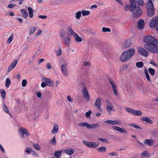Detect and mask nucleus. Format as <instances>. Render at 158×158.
<instances>
[{
    "instance_id": "f257e3e1",
    "label": "nucleus",
    "mask_w": 158,
    "mask_h": 158,
    "mask_svg": "<svg viewBox=\"0 0 158 158\" xmlns=\"http://www.w3.org/2000/svg\"><path fill=\"white\" fill-rule=\"evenodd\" d=\"M135 52V50L134 48H131L123 52L120 57V61L123 62L127 61L133 56Z\"/></svg>"
},
{
    "instance_id": "f03ea898",
    "label": "nucleus",
    "mask_w": 158,
    "mask_h": 158,
    "mask_svg": "<svg viewBox=\"0 0 158 158\" xmlns=\"http://www.w3.org/2000/svg\"><path fill=\"white\" fill-rule=\"evenodd\" d=\"M143 41L145 43L144 45H150L154 43L157 44L158 41L153 37L151 35H147L145 36L143 38Z\"/></svg>"
},
{
    "instance_id": "7ed1b4c3",
    "label": "nucleus",
    "mask_w": 158,
    "mask_h": 158,
    "mask_svg": "<svg viewBox=\"0 0 158 158\" xmlns=\"http://www.w3.org/2000/svg\"><path fill=\"white\" fill-rule=\"evenodd\" d=\"M154 43L150 45H144V48L149 52L155 53H158V46Z\"/></svg>"
},
{
    "instance_id": "20e7f679",
    "label": "nucleus",
    "mask_w": 158,
    "mask_h": 158,
    "mask_svg": "<svg viewBox=\"0 0 158 158\" xmlns=\"http://www.w3.org/2000/svg\"><path fill=\"white\" fill-rule=\"evenodd\" d=\"M42 81L43 82L41 83V86L43 88L45 87L46 86L51 87L54 85V82L52 80L45 77H42Z\"/></svg>"
},
{
    "instance_id": "39448f33",
    "label": "nucleus",
    "mask_w": 158,
    "mask_h": 158,
    "mask_svg": "<svg viewBox=\"0 0 158 158\" xmlns=\"http://www.w3.org/2000/svg\"><path fill=\"white\" fill-rule=\"evenodd\" d=\"M130 4L126 5L125 6V10L126 11L133 12L138 7L136 6V2L135 0H129Z\"/></svg>"
},
{
    "instance_id": "423d86ee",
    "label": "nucleus",
    "mask_w": 158,
    "mask_h": 158,
    "mask_svg": "<svg viewBox=\"0 0 158 158\" xmlns=\"http://www.w3.org/2000/svg\"><path fill=\"white\" fill-rule=\"evenodd\" d=\"M146 8L148 15L149 17H152L155 14V9L153 3H147Z\"/></svg>"
},
{
    "instance_id": "0eeeda50",
    "label": "nucleus",
    "mask_w": 158,
    "mask_h": 158,
    "mask_svg": "<svg viewBox=\"0 0 158 158\" xmlns=\"http://www.w3.org/2000/svg\"><path fill=\"white\" fill-rule=\"evenodd\" d=\"M68 62H65L61 67V69L63 75L65 77H68L69 75V73L68 70Z\"/></svg>"
},
{
    "instance_id": "6e6552de",
    "label": "nucleus",
    "mask_w": 158,
    "mask_h": 158,
    "mask_svg": "<svg viewBox=\"0 0 158 158\" xmlns=\"http://www.w3.org/2000/svg\"><path fill=\"white\" fill-rule=\"evenodd\" d=\"M125 109L128 113L135 116H140L142 114V112L140 110H135L129 107H126Z\"/></svg>"
},
{
    "instance_id": "1a4fd4ad",
    "label": "nucleus",
    "mask_w": 158,
    "mask_h": 158,
    "mask_svg": "<svg viewBox=\"0 0 158 158\" xmlns=\"http://www.w3.org/2000/svg\"><path fill=\"white\" fill-rule=\"evenodd\" d=\"M82 142L86 147L92 148H96L99 145L98 143L96 142H87L83 140Z\"/></svg>"
},
{
    "instance_id": "9d476101",
    "label": "nucleus",
    "mask_w": 158,
    "mask_h": 158,
    "mask_svg": "<svg viewBox=\"0 0 158 158\" xmlns=\"http://www.w3.org/2000/svg\"><path fill=\"white\" fill-rule=\"evenodd\" d=\"M158 25V17H154L149 22V26L151 28H155Z\"/></svg>"
},
{
    "instance_id": "9b49d317",
    "label": "nucleus",
    "mask_w": 158,
    "mask_h": 158,
    "mask_svg": "<svg viewBox=\"0 0 158 158\" xmlns=\"http://www.w3.org/2000/svg\"><path fill=\"white\" fill-rule=\"evenodd\" d=\"M138 51L139 54L144 57H148L149 55V53L148 51L142 47L138 48Z\"/></svg>"
},
{
    "instance_id": "f8f14e48",
    "label": "nucleus",
    "mask_w": 158,
    "mask_h": 158,
    "mask_svg": "<svg viewBox=\"0 0 158 158\" xmlns=\"http://www.w3.org/2000/svg\"><path fill=\"white\" fill-rule=\"evenodd\" d=\"M133 12L132 16L134 18L139 17L141 15L142 13V9L139 6L137 7Z\"/></svg>"
},
{
    "instance_id": "ddd939ff",
    "label": "nucleus",
    "mask_w": 158,
    "mask_h": 158,
    "mask_svg": "<svg viewBox=\"0 0 158 158\" xmlns=\"http://www.w3.org/2000/svg\"><path fill=\"white\" fill-rule=\"evenodd\" d=\"M104 122L105 123H107L108 124L112 125H120L121 124V122L119 120H108L105 121Z\"/></svg>"
},
{
    "instance_id": "4468645a",
    "label": "nucleus",
    "mask_w": 158,
    "mask_h": 158,
    "mask_svg": "<svg viewBox=\"0 0 158 158\" xmlns=\"http://www.w3.org/2000/svg\"><path fill=\"white\" fill-rule=\"evenodd\" d=\"M19 134L22 138H23L25 135H29L30 134L27 130L23 127H20L19 129Z\"/></svg>"
},
{
    "instance_id": "2eb2a0df",
    "label": "nucleus",
    "mask_w": 158,
    "mask_h": 158,
    "mask_svg": "<svg viewBox=\"0 0 158 158\" xmlns=\"http://www.w3.org/2000/svg\"><path fill=\"white\" fill-rule=\"evenodd\" d=\"M108 81L109 83L111 85L112 90L114 94L115 95L117 96L118 95V91L117 89L115 83L110 79H109Z\"/></svg>"
},
{
    "instance_id": "dca6fc26",
    "label": "nucleus",
    "mask_w": 158,
    "mask_h": 158,
    "mask_svg": "<svg viewBox=\"0 0 158 158\" xmlns=\"http://www.w3.org/2000/svg\"><path fill=\"white\" fill-rule=\"evenodd\" d=\"M112 128L114 130L123 134L127 133V131L125 129L116 126H113Z\"/></svg>"
},
{
    "instance_id": "f3484780",
    "label": "nucleus",
    "mask_w": 158,
    "mask_h": 158,
    "mask_svg": "<svg viewBox=\"0 0 158 158\" xmlns=\"http://www.w3.org/2000/svg\"><path fill=\"white\" fill-rule=\"evenodd\" d=\"M82 92L83 93L84 97L86 101L87 102H89V95L87 90L85 87H83Z\"/></svg>"
},
{
    "instance_id": "a211bd4d",
    "label": "nucleus",
    "mask_w": 158,
    "mask_h": 158,
    "mask_svg": "<svg viewBox=\"0 0 158 158\" xmlns=\"http://www.w3.org/2000/svg\"><path fill=\"white\" fill-rule=\"evenodd\" d=\"M101 99L100 98H97L94 104L95 106L99 110H101Z\"/></svg>"
},
{
    "instance_id": "6ab92c4d",
    "label": "nucleus",
    "mask_w": 158,
    "mask_h": 158,
    "mask_svg": "<svg viewBox=\"0 0 158 158\" xmlns=\"http://www.w3.org/2000/svg\"><path fill=\"white\" fill-rule=\"evenodd\" d=\"M106 109L108 111L112 110L113 107V106L112 104L108 100H106Z\"/></svg>"
},
{
    "instance_id": "aec40b11",
    "label": "nucleus",
    "mask_w": 158,
    "mask_h": 158,
    "mask_svg": "<svg viewBox=\"0 0 158 158\" xmlns=\"http://www.w3.org/2000/svg\"><path fill=\"white\" fill-rule=\"evenodd\" d=\"M144 26V22L142 19H140L138 22L137 27L138 28L141 30L143 28Z\"/></svg>"
},
{
    "instance_id": "412c9836",
    "label": "nucleus",
    "mask_w": 158,
    "mask_h": 158,
    "mask_svg": "<svg viewBox=\"0 0 158 158\" xmlns=\"http://www.w3.org/2000/svg\"><path fill=\"white\" fill-rule=\"evenodd\" d=\"M18 60H15L10 64L8 69V71L10 72L11 70L15 67L17 64Z\"/></svg>"
},
{
    "instance_id": "4be33fe9",
    "label": "nucleus",
    "mask_w": 158,
    "mask_h": 158,
    "mask_svg": "<svg viewBox=\"0 0 158 158\" xmlns=\"http://www.w3.org/2000/svg\"><path fill=\"white\" fill-rule=\"evenodd\" d=\"M154 143V141L153 140L151 139H146L144 141V144L149 146H152Z\"/></svg>"
},
{
    "instance_id": "5701e85b",
    "label": "nucleus",
    "mask_w": 158,
    "mask_h": 158,
    "mask_svg": "<svg viewBox=\"0 0 158 158\" xmlns=\"http://www.w3.org/2000/svg\"><path fill=\"white\" fill-rule=\"evenodd\" d=\"M76 33L72 29L71 27H69L68 28L67 34L69 36L72 35L73 37L76 34Z\"/></svg>"
},
{
    "instance_id": "b1692460",
    "label": "nucleus",
    "mask_w": 158,
    "mask_h": 158,
    "mask_svg": "<svg viewBox=\"0 0 158 158\" xmlns=\"http://www.w3.org/2000/svg\"><path fill=\"white\" fill-rule=\"evenodd\" d=\"M141 120L144 122H145L149 124H152L153 122L151 119L146 117H143L141 118Z\"/></svg>"
},
{
    "instance_id": "393cba45",
    "label": "nucleus",
    "mask_w": 158,
    "mask_h": 158,
    "mask_svg": "<svg viewBox=\"0 0 158 158\" xmlns=\"http://www.w3.org/2000/svg\"><path fill=\"white\" fill-rule=\"evenodd\" d=\"M75 40L78 42H81L83 40V39L82 37H80L77 33L75 34V35L73 36Z\"/></svg>"
},
{
    "instance_id": "a878e982",
    "label": "nucleus",
    "mask_w": 158,
    "mask_h": 158,
    "mask_svg": "<svg viewBox=\"0 0 158 158\" xmlns=\"http://www.w3.org/2000/svg\"><path fill=\"white\" fill-rule=\"evenodd\" d=\"M62 152V150H60L58 151H55L54 152V156L57 158H60L61 156Z\"/></svg>"
},
{
    "instance_id": "bb28decb",
    "label": "nucleus",
    "mask_w": 158,
    "mask_h": 158,
    "mask_svg": "<svg viewBox=\"0 0 158 158\" xmlns=\"http://www.w3.org/2000/svg\"><path fill=\"white\" fill-rule=\"evenodd\" d=\"M58 131V126L57 124H55L53 126V129L52 131V133H56Z\"/></svg>"
},
{
    "instance_id": "cd10ccee",
    "label": "nucleus",
    "mask_w": 158,
    "mask_h": 158,
    "mask_svg": "<svg viewBox=\"0 0 158 158\" xmlns=\"http://www.w3.org/2000/svg\"><path fill=\"white\" fill-rule=\"evenodd\" d=\"M64 151L66 154L69 155H72L74 152V150L72 148L66 149L64 150Z\"/></svg>"
},
{
    "instance_id": "c85d7f7f",
    "label": "nucleus",
    "mask_w": 158,
    "mask_h": 158,
    "mask_svg": "<svg viewBox=\"0 0 158 158\" xmlns=\"http://www.w3.org/2000/svg\"><path fill=\"white\" fill-rule=\"evenodd\" d=\"M78 125L79 126L85 127L89 129V124L87 122L80 123Z\"/></svg>"
},
{
    "instance_id": "c756f323",
    "label": "nucleus",
    "mask_w": 158,
    "mask_h": 158,
    "mask_svg": "<svg viewBox=\"0 0 158 158\" xmlns=\"http://www.w3.org/2000/svg\"><path fill=\"white\" fill-rule=\"evenodd\" d=\"M70 40V38L68 36H66L63 40L64 43L66 45L69 44Z\"/></svg>"
},
{
    "instance_id": "7c9ffc66",
    "label": "nucleus",
    "mask_w": 158,
    "mask_h": 158,
    "mask_svg": "<svg viewBox=\"0 0 158 158\" xmlns=\"http://www.w3.org/2000/svg\"><path fill=\"white\" fill-rule=\"evenodd\" d=\"M149 154L148 152L147 151H145L141 153V157L142 158H145L149 156Z\"/></svg>"
},
{
    "instance_id": "2f4dec72",
    "label": "nucleus",
    "mask_w": 158,
    "mask_h": 158,
    "mask_svg": "<svg viewBox=\"0 0 158 158\" xmlns=\"http://www.w3.org/2000/svg\"><path fill=\"white\" fill-rule=\"evenodd\" d=\"M131 43V41L130 40H126L124 43V45L125 46L124 47L127 48L129 47Z\"/></svg>"
},
{
    "instance_id": "473e14b6",
    "label": "nucleus",
    "mask_w": 158,
    "mask_h": 158,
    "mask_svg": "<svg viewBox=\"0 0 158 158\" xmlns=\"http://www.w3.org/2000/svg\"><path fill=\"white\" fill-rule=\"evenodd\" d=\"M20 11L22 13L23 17L25 19L27 18L28 15L27 12L24 9H22Z\"/></svg>"
},
{
    "instance_id": "72a5a7b5",
    "label": "nucleus",
    "mask_w": 158,
    "mask_h": 158,
    "mask_svg": "<svg viewBox=\"0 0 158 158\" xmlns=\"http://www.w3.org/2000/svg\"><path fill=\"white\" fill-rule=\"evenodd\" d=\"M59 36L61 38L64 37L65 35V31L64 29H61L59 33Z\"/></svg>"
},
{
    "instance_id": "f704fd0d",
    "label": "nucleus",
    "mask_w": 158,
    "mask_h": 158,
    "mask_svg": "<svg viewBox=\"0 0 158 158\" xmlns=\"http://www.w3.org/2000/svg\"><path fill=\"white\" fill-rule=\"evenodd\" d=\"M144 72L146 75V79L148 81H150V79L147 69H145L144 70Z\"/></svg>"
},
{
    "instance_id": "c9c22d12",
    "label": "nucleus",
    "mask_w": 158,
    "mask_h": 158,
    "mask_svg": "<svg viewBox=\"0 0 158 158\" xmlns=\"http://www.w3.org/2000/svg\"><path fill=\"white\" fill-rule=\"evenodd\" d=\"M99 125L98 123H95L93 124H89V129H94L99 127Z\"/></svg>"
},
{
    "instance_id": "e433bc0d",
    "label": "nucleus",
    "mask_w": 158,
    "mask_h": 158,
    "mask_svg": "<svg viewBox=\"0 0 158 158\" xmlns=\"http://www.w3.org/2000/svg\"><path fill=\"white\" fill-rule=\"evenodd\" d=\"M97 150L100 152H106V148L104 146H102L100 148H98L97 149Z\"/></svg>"
},
{
    "instance_id": "4c0bfd02",
    "label": "nucleus",
    "mask_w": 158,
    "mask_h": 158,
    "mask_svg": "<svg viewBox=\"0 0 158 158\" xmlns=\"http://www.w3.org/2000/svg\"><path fill=\"white\" fill-rule=\"evenodd\" d=\"M28 10L29 14V16L30 18H32L33 17V10L32 8L29 7L28 8Z\"/></svg>"
},
{
    "instance_id": "58836bf2",
    "label": "nucleus",
    "mask_w": 158,
    "mask_h": 158,
    "mask_svg": "<svg viewBox=\"0 0 158 158\" xmlns=\"http://www.w3.org/2000/svg\"><path fill=\"white\" fill-rule=\"evenodd\" d=\"M11 84V81L10 80L9 78H6V80L5 83V86L7 88H8Z\"/></svg>"
},
{
    "instance_id": "ea45409f",
    "label": "nucleus",
    "mask_w": 158,
    "mask_h": 158,
    "mask_svg": "<svg viewBox=\"0 0 158 158\" xmlns=\"http://www.w3.org/2000/svg\"><path fill=\"white\" fill-rule=\"evenodd\" d=\"M136 66L139 68H142L143 66V63L142 62H138L136 63Z\"/></svg>"
},
{
    "instance_id": "a19ab883",
    "label": "nucleus",
    "mask_w": 158,
    "mask_h": 158,
    "mask_svg": "<svg viewBox=\"0 0 158 158\" xmlns=\"http://www.w3.org/2000/svg\"><path fill=\"white\" fill-rule=\"evenodd\" d=\"M148 71L151 75L153 76L155 75V71L153 69L149 68L148 69Z\"/></svg>"
},
{
    "instance_id": "79ce46f5",
    "label": "nucleus",
    "mask_w": 158,
    "mask_h": 158,
    "mask_svg": "<svg viewBox=\"0 0 158 158\" xmlns=\"http://www.w3.org/2000/svg\"><path fill=\"white\" fill-rule=\"evenodd\" d=\"M36 28L35 27H31L30 28V31L29 32V34L31 36L32 34L35 31Z\"/></svg>"
},
{
    "instance_id": "37998d69",
    "label": "nucleus",
    "mask_w": 158,
    "mask_h": 158,
    "mask_svg": "<svg viewBox=\"0 0 158 158\" xmlns=\"http://www.w3.org/2000/svg\"><path fill=\"white\" fill-rule=\"evenodd\" d=\"M129 126L130 127H133L134 128L137 129H141V128L139 127V126L133 123H131L129 124Z\"/></svg>"
},
{
    "instance_id": "c03bdc74",
    "label": "nucleus",
    "mask_w": 158,
    "mask_h": 158,
    "mask_svg": "<svg viewBox=\"0 0 158 158\" xmlns=\"http://www.w3.org/2000/svg\"><path fill=\"white\" fill-rule=\"evenodd\" d=\"M81 13L82 14V15L83 16L89 15L90 13V12L89 11H86L84 10H82Z\"/></svg>"
},
{
    "instance_id": "a18cd8bd",
    "label": "nucleus",
    "mask_w": 158,
    "mask_h": 158,
    "mask_svg": "<svg viewBox=\"0 0 158 158\" xmlns=\"http://www.w3.org/2000/svg\"><path fill=\"white\" fill-rule=\"evenodd\" d=\"M14 39V35H11L9 37L7 40L8 44H10L11 43Z\"/></svg>"
},
{
    "instance_id": "49530a36",
    "label": "nucleus",
    "mask_w": 158,
    "mask_h": 158,
    "mask_svg": "<svg viewBox=\"0 0 158 158\" xmlns=\"http://www.w3.org/2000/svg\"><path fill=\"white\" fill-rule=\"evenodd\" d=\"M0 92L2 94V96L3 99H5L6 97V92L4 89H1L0 90Z\"/></svg>"
},
{
    "instance_id": "de8ad7c7",
    "label": "nucleus",
    "mask_w": 158,
    "mask_h": 158,
    "mask_svg": "<svg viewBox=\"0 0 158 158\" xmlns=\"http://www.w3.org/2000/svg\"><path fill=\"white\" fill-rule=\"evenodd\" d=\"M33 146L34 148L37 150H40V147L39 145L37 143H35L33 144Z\"/></svg>"
},
{
    "instance_id": "09e8293b",
    "label": "nucleus",
    "mask_w": 158,
    "mask_h": 158,
    "mask_svg": "<svg viewBox=\"0 0 158 158\" xmlns=\"http://www.w3.org/2000/svg\"><path fill=\"white\" fill-rule=\"evenodd\" d=\"M92 113V111L91 110H89L88 112H86L85 115L86 117L88 118H90V115Z\"/></svg>"
},
{
    "instance_id": "8fccbe9b",
    "label": "nucleus",
    "mask_w": 158,
    "mask_h": 158,
    "mask_svg": "<svg viewBox=\"0 0 158 158\" xmlns=\"http://www.w3.org/2000/svg\"><path fill=\"white\" fill-rule=\"evenodd\" d=\"M4 111L9 114L10 115V114L9 112V110L8 108L4 104V106L3 107Z\"/></svg>"
},
{
    "instance_id": "3c124183",
    "label": "nucleus",
    "mask_w": 158,
    "mask_h": 158,
    "mask_svg": "<svg viewBox=\"0 0 158 158\" xmlns=\"http://www.w3.org/2000/svg\"><path fill=\"white\" fill-rule=\"evenodd\" d=\"M55 52L56 55L57 56H59L61 54L62 51L61 49L60 48L58 50H56Z\"/></svg>"
},
{
    "instance_id": "603ef678",
    "label": "nucleus",
    "mask_w": 158,
    "mask_h": 158,
    "mask_svg": "<svg viewBox=\"0 0 158 158\" xmlns=\"http://www.w3.org/2000/svg\"><path fill=\"white\" fill-rule=\"evenodd\" d=\"M98 139L103 143H107L108 142V140L106 139L99 138Z\"/></svg>"
},
{
    "instance_id": "864d4df0",
    "label": "nucleus",
    "mask_w": 158,
    "mask_h": 158,
    "mask_svg": "<svg viewBox=\"0 0 158 158\" xmlns=\"http://www.w3.org/2000/svg\"><path fill=\"white\" fill-rule=\"evenodd\" d=\"M32 151V149L31 148L29 147L26 148L25 151V152L28 154H30V153H31Z\"/></svg>"
},
{
    "instance_id": "5fc2aeb1",
    "label": "nucleus",
    "mask_w": 158,
    "mask_h": 158,
    "mask_svg": "<svg viewBox=\"0 0 158 158\" xmlns=\"http://www.w3.org/2000/svg\"><path fill=\"white\" fill-rule=\"evenodd\" d=\"M135 2L136 1L137 3L138 4L140 5H142L144 4V2L143 1V0H135Z\"/></svg>"
},
{
    "instance_id": "6e6d98bb",
    "label": "nucleus",
    "mask_w": 158,
    "mask_h": 158,
    "mask_svg": "<svg viewBox=\"0 0 158 158\" xmlns=\"http://www.w3.org/2000/svg\"><path fill=\"white\" fill-rule=\"evenodd\" d=\"M81 11H78L76 13V17L77 19H79L81 17Z\"/></svg>"
},
{
    "instance_id": "4d7b16f0",
    "label": "nucleus",
    "mask_w": 158,
    "mask_h": 158,
    "mask_svg": "<svg viewBox=\"0 0 158 158\" xmlns=\"http://www.w3.org/2000/svg\"><path fill=\"white\" fill-rule=\"evenodd\" d=\"M102 31L103 32H110V28L103 27L102 28Z\"/></svg>"
},
{
    "instance_id": "13d9d810",
    "label": "nucleus",
    "mask_w": 158,
    "mask_h": 158,
    "mask_svg": "<svg viewBox=\"0 0 158 158\" xmlns=\"http://www.w3.org/2000/svg\"><path fill=\"white\" fill-rule=\"evenodd\" d=\"M50 143L53 145H55L56 143V140L55 137H54L50 141Z\"/></svg>"
},
{
    "instance_id": "bf43d9fd",
    "label": "nucleus",
    "mask_w": 158,
    "mask_h": 158,
    "mask_svg": "<svg viewBox=\"0 0 158 158\" xmlns=\"http://www.w3.org/2000/svg\"><path fill=\"white\" fill-rule=\"evenodd\" d=\"M27 81L25 79H23L22 81V85L23 87H24L27 85Z\"/></svg>"
},
{
    "instance_id": "052dcab7",
    "label": "nucleus",
    "mask_w": 158,
    "mask_h": 158,
    "mask_svg": "<svg viewBox=\"0 0 158 158\" xmlns=\"http://www.w3.org/2000/svg\"><path fill=\"white\" fill-rule=\"evenodd\" d=\"M83 65L85 66H89L91 64L89 62L84 61L83 62Z\"/></svg>"
},
{
    "instance_id": "680f3d73",
    "label": "nucleus",
    "mask_w": 158,
    "mask_h": 158,
    "mask_svg": "<svg viewBox=\"0 0 158 158\" xmlns=\"http://www.w3.org/2000/svg\"><path fill=\"white\" fill-rule=\"evenodd\" d=\"M32 152V155L34 156L35 157H39V155L35 152L33 150Z\"/></svg>"
},
{
    "instance_id": "e2e57ef3",
    "label": "nucleus",
    "mask_w": 158,
    "mask_h": 158,
    "mask_svg": "<svg viewBox=\"0 0 158 158\" xmlns=\"http://www.w3.org/2000/svg\"><path fill=\"white\" fill-rule=\"evenodd\" d=\"M67 100L71 102H72L73 101V99L72 98V97L70 95H69L67 97Z\"/></svg>"
},
{
    "instance_id": "0e129e2a",
    "label": "nucleus",
    "mask_w": 158,
    "mask_h": 158,
    "mask_svg": "<svg viewBox=\"0 0 158 158\" xmlns=\"http://www.w3.org/2000/svg\"><path fill=\"white\" fill-rule=\"evenodd\" d=\"M41 32H42L40 30H39L37 31V32L36 33L35 36V37L36 38L37 37L38 35H40L41 34Z\"/></svg>"
},
{
    "instance_id": "69168bd1",
    "label": "nucleus",
    "mask_w": 158,
    "mask_h": 158,
    "mask_svg": "<svg viewBox=\"0 0 158 158\" xmlns=\"http://www.w3.org/2000/svg\"><path fill=\"white\" fill-rule=\"evenodd\" d=\"M117 154L116 152H112L108 154L109 156H117Z\"/></svg>"
},
{
    "instance_id": "338daca9",
    "label": "nucleus",
    "mask_w": 158,
    "mask_h": 158,
    "mask_svg": "<svg viewBox=\"0 0 158 158\" xmlns=\"http://www.w3.org/2000/svg\"><path fill=\"white\" fill-rule=\"evenodd\" d=\"M39 17L40 19H45L47 18V17L46 15H40L39 16Z\"/></svg>"
},
{
    "instance_id": "774afa93",
    "label": "nucleus",
    "mask_w": 158,
    "mask_h": 158,
    "mask_svg": "<svg viewBox=\"0 0 158 158\" xmlns=\"http://www.w3.org/2000/svg\"><path fill=\"white\" fill-rule=\"evenodd\" d=\"M46 67L47 69H49L52 68V66L50 63H47L46 64Z\"/></svg>"
}]
</instances>
